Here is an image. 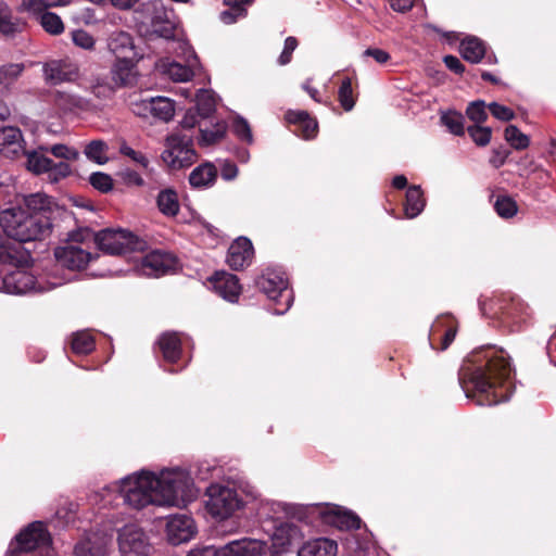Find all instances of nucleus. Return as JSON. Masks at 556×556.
Masks as SVG:
<instances>
[{
	"label": "nucleus",
	"instance_id": "1",
	"mask_svg": "<svg viewBox=\"0 0 556 556\" xmlns=\"http://www.w3.org/2000/svg\"><path fill=\"white\" fill-rule=\"evenodd\" d=\"M117 493L123 503L136 510L153 506H186L198 496L190 473L180 468L159 473L140 470L103 488V500Z\"/></svg>",
	"mask_w": 556,
	"mask_h": 556
},
{
	"label": "nucleus",
	"instance_id": "2",
	"mask_svg": "<svg viewBox=\"0 0 556 556\" xmlns=\"http://www.w3.org/2000/svg\"><path fill=\"white\" fill-rule=\"evenodd\" d=\"M513 370L503 350L485 348L465 361L459 381L466 396L481 406H491L509 399Z\"/></svg>",
	"mask_w": 556,
	"mask_h": 556
},
{
	"label": "nucleus",
	"instance_id": "3",
	"mask_svg": "<svg viewBox=\"0 0 556 556\" xmlns=\"http://www.w3.org/2000/svg\"><path fill=\"white\" fill-rule=\"evenodd\" d=\"M4 233L18 242L43 239L50 231L51 223L42 212L30 213L23 207H13L0 214Z\"/></svg>",
	"mask_w": 556,
	"mask_h": 556
},
{
	"label": "nucleus",
	"instance_id": "4",
	"mask_svg": "<svg viewBox=\"0 0 556 556\" xmlns=\"http://www.w3.org/2000/svg\"><path fill=\"white\" fill-rule=\"evenodd\" d=\"M26 260V255L20 263L12 264L14 268H0V291L12 294L39 293L52 290L65 282L64 278L52 277H35L27 267L22 266V262Z\"/></svg>",
	"mask_w": 556,
	"mask_h": 556
},
{
	"label": "nucleus",
	"instance_id": "5",
	"mask_svg": "<svg viewBox=\"0 0 556 556\" xmlns=\"http://www.w3.org/2000/svg\"><path fill=\"white\" fill-rule=\"evenodd\" d=\"M161 157L172 170L191 166L198 159L192 136L180 131L167 136Z\"/></svg>",
	"mask_w": 556,
	"mask_h": 556
},
{
	"label": "nucleus",
	"instance_id": "6",
	"mask_svg": "<svg viewBox=\"0 0 556 556\" xmlns=\"http://www.w3.org/2000/svg\"><path fill=\"white\" fill-rule=\"evenodd\" d=\"M205 507L215 519L224 520L232 516L245 504L238 492L229 486L212 484L206 490Z\"/></svg>",
	"mask_w": 556,
	"mask_h": 556
},
{
	"label": "nucleus",
	"instance_id": "7",
	"mask_svg": "<svg viewBox=\"0 0 556 556\" xmlns=\"http://www.w3.org/2000/svg\"><path fill=\"white\" fill-rule=\"evenodd\" d=\"M94 241L100 250L113 255L143 251L147 245L146 241L123 229H104L94 236Z\"/></svg>",
	"mask_w": 556,
	"mask_h": 556
},
{
	"label": "nucleus",
	"instance_id": "8",
	"mask_svg": "<svg viewBox=\"0 0 556 556\" xmlns=\"http://www.w3.org/2000/svg\"><path fill=\"white\" fill-rule=\"evenodd\" d=\"M258 288L273 301H278L281 308H276L277 314L287 312L293 301L292 291L288 289V280L282 273L267 269L258 279Z\"/></svg>",
	"mask_w": 556,
	"mask_h": 556
},
{
	"label": "nucleus",
	"instance_id": "9",
	"mask_svg": "<svg viewBox=\"0 0 556 556\" xmlns=\"http://www.w3.org/2000/svg\"><path fill=\"white\" fill-rule=\"evenodd\" d=\"M86 236H90V232L85 231L84 235H73L72 242L55 249L54 256L60 266L72 270H81L89 264L92 260V254L83 245L77 244Z\"/></svg>",
	"mask_w": 556,
	"mask_h": 556
},
{
	"label": "nucleus",
	"instance_id": "10",
	"mask_svg": "<svg viewBox=\"0 0 556 556\" xmlns=\"http://www.w3.org/2000/svg\"><path fill=\"white\" fill-rule=\"evenodd\" d=\"M119 556H149L151 545L147 534L137 525H126L118 532Z\"/></svg>",
	"mask_w": 556,
	"mask_h": 556
},
{
	"label": "nucleus",
	"instance_id": "11",
	"mask_svg": "<svg viewBox=\"0 0 556 556\" xmlns=\"http://www.w3.org/2000/svg\"><path fill=\"white\" fill-rule=\"evenodd\" d=\"M51 543L50 534L41 521H34L23 529L10 545L12 554L29 552L35 548L48 547Z\"/></svg>",
	"mask_w": 556,
	"mask_h": 556
},
{
	"label": "nucleus",
	"instance_id": "12",
	"mask_svg": "<svg viewBox=\"0 0 556 556\" xmlns=\"http://www.w3.org/2000/svg\"><path fill=\"white\" fill-rule=\"evenodd\" d=\"M143 7L150 15L151 34L164 39L174 38L176 22L173 11L166 9L161 0L150 1Z\"/></svg>",
	"mask_w": 556,
	"mask_h": 556
},
{
	"label": "nucleus",
	"instance_id": "13",
	"mask_svg": "<svg viewBox=\"0 0 556 556\" xmlns=\"http://www.w3.org/2000/svg\"><path fill=\"white\" fill-rule=\"evenodd\" d=\"M45 80L51 85L76 81L80 76L78 64L70 58L52 59L43 63Z\"/></svg>",
	"mask_w": 556,
	"mask_h": 556
},
{
	"label": "nucleus",
	"instance_id": "14",
	"mask_svg": "<svg viewBox=\"0 0 556 556\" xmlns=\"http://www.w3.org/2000/svg\"><path fill=\"white\" fill-rule=\"evenodd\" d=\"M176 266L177 261L172 254L153 251L141 260L136 270L147 277H160L175 270Z\"/></svg>",
	"mask_w": 556,
	"mask_h": 556
},
{
	"label": "nucleus",
	"instance_id": "15",
	"mask_svg": "<svg viewBox=\"0 0 556 556\" xmlns=\"http://www.w3.org/2000/svg\"><path fill=\"white\" fill-rule=\"evenodd\" d=\"M165 532L170 544L179 545L190 541L195 535L197 526L190 516L176 514L168 517Z\"/></svg>",
	"mask_w": 556,
	"mask_h": 556
},
{
	"label": "nucleus",
	"instance_id": "16",
	"mask_svg": "<svg viewBox=\"0 0 556 556\" xmlns=\"http://www.w3.org/2000/svg\"><path fill=\"white\" fill-rule=\"evenodd\" d=\"M180 47L185 53L186 64L170 62L165 66L164 72L172 80L184 83L195 75V72L200 68V61L190 46L184 42Z\"/></svg>",
	"mask_w": 556,
	"mask_h": 556
},
{
	"label": "nucleus",
	"instance_id": "17",
	"mask_svg": "<svg viewBox=\"0 0 556 556\" xmlns=\"http://www.w3.org/2000/svg\"><path fill=\"white\" fill-rule=\"evenodd\" d=\"M54 104L63 112L75 114L97 110V105L91 100L70 91H56L54 93Z\"/></svg>",
	"mask_w": 556,
	"mask_h": 556
},
{
	"label": "nucleus",
	"instance_id": "18",
	"mask_svg": "<svg viewBox=\"0 0 556 556\" xmlns=\"http://www.w3.org/2000/svg\"><path fill=\"white\" fill-rule=\"evenodd\" d=\"M320 515L325 522L341 530L358 529L361 527V519L356 515L339 506L327 505L320 510Z\"/></svg>",
	"mask_w": 556,
	"mask_h": 556
},
{
	"label": "nucleus",
	"instance_id": "19",
	"mask_svg": "<svg viewBox=\"0 0 556 556\" xmlns=\"http://www.w3.org/2000/svg\"><path fill=\"white\" fill-rule=\"evenodd\" d=\"M302 540V533L299 528L289 522H281L275 527L271 534V542L275 552L287 551L290 546L296 545Z\"/></svg>",
	"mask_w": 556,
	"mask_h": 556
},
{
	"label": "nucleus",
	"instance_id": "20",
	"mask_svg": "<svg viewBox=\"0 0 556 556\" xmlns=\"http://www.w3.org/2000/svg\"><path fill=\"white\" fill-rule=\"evenodd\" d=\"M253 254L251 241L248 238H239L228 249L227 263L232 269H242L251 264Z\"/></svg>",
	"mask_w": 556,
	"mask_h": 556
},
{
	"label": "nucleus",
	"instance_id": "21",
	"mask_svg": "<svg viewBox=\"0 0 556 556\" xmlns=\"http://www.w3.org/2000/svg\"><path fill=\"white\" fill-rule=\"evenodd\" d=\"M215 292L228 302H237L241 293V285L236 275L220 271L216 273L213 280Z\"/></svg>",
	"mask_w": 556,
	"mask_h": 556
},
{
	"label": "nucleus",
	"instance_id": "22",
	"mask_svg": "<svg viewBox=\"0 0 556 556\" xmlns=\"http://www.w3.org/2000/svg\"><path fill=\"white\" fill-rule=\"evenodd\" d=\"M139 56L115 58L111 67V77L117 87L128 86L135 83V65Z\"/></svg>",
	"mask_w": 556,
	"mask_h": 556
},
{
	"label": "nucleus",
	"instance_id": "23",
	"mask_svg": "<svg viewBox=\"0 0 556 556\" xmlns=\"http://www.w3.org/2000/svg\"><path fill=\"white\" fill-rule=\"evenodd\" d=\"M267 548L264 541L244 538L225 545L227 556H262Z\"/></svg>",
	"mask_w": 556,
	"mask_h": 556
},
{
	"label": "nucleus",
	"instance_id": "24",
	"mask_svg": "<svg viewBox=\"0 0 556 556\" xmlns=\"http://www.w3.org/2000/svg\"><path fill=\"white\" fill-rule=\"evenodd\" d=\"M108 49L115 58L138 56L132 37L124 30L110 34Z\"/></svg>",
	"mask_w": 556,
	"mask_h": 556
},
{
	"label": "nucleus",
	"instance_id": "25",
	"mask_svg": "<svg viewBox=\"0 0 556 556\" xmlns=\"http://www.w3.org/2000/svg\"><path fill=\"white\" fill-rule=\"evenodd\" d=\"M23 150V137L18 128L11 126L0 128V153L3 156L14 157Z\"/></svg>",
	"mask_w": 556,
	"mask_h": 556
},
{
	"label": "nucleus",
	"instance_id": "26",
	"mask_svg": "<svg viewBox=\"0 0 556 556\" xmlns=\"http://www.w3.org/2000/svg\"><path fill=\"white\" fill-rule=\"evenodd\" d=\"M108 541L98 533H89L80 540L74 549L75 556H104Z\"/></svg>",
	"mask_w": 556,
	"mask_h": 556
},
{
	"label": "nucleus",
	"instance_id": "27",
	"mask_svg": "<svg viewBox=\"0 0 556 556\" xmlns=\"http://www.w3.org/2000/svg\"><path fill=\"white\" fill-rule=\"evenodd\" d=\"M338 544L328 538H318L306 542L298 552V556H336Z\"/></svg>",
	"mask_w": 556,
	"mask_h": 556
},
{
	"label": "nucleus",
	"instance_id": "28",
	"mask_svg": "<svg viewBox=\"0 0 556 556\" xmlns=\"http://www.w3.org/2000/svg\"><path fill=\"white\" fill-rule=\"evenodd\" d=\"M226 130L227 125L223 121L211 122V126H208L205 121L204 124H200L199 144L201 147H208L218 142L224 138Z\"/></svg>",
	"mask_w": 556,
	"mask_h": 556
},
{
	"label": "nucleus",
	"instance_id": "29",
	"mask_svg": "<svg viewBox=\"0 0 556 556\" xmlns=\"http://www.w3.org/2000/svg\"><path fill=\"white\" fill-rule=\"evenodd\" d=\"M217 176V170L212 163H204L195 167L189 176V182L194 188L211 187Z\"/></svg>",
	"mask_w": 556,
	"mask_h": 556
},
{
	"label": "nucleus",
	"instance_id": "30",
	"mask_svg": "<svg viewBox=\"0 0 556 556\" xmlns=\"http://www.w3.org/2000/svg\"><path fill=\"white\" fill-rule=\"evenodd\" d=\"M24 27L25 23L13 17L7 3L0 0V34L5 37H13L21 33Z\"/></svg>",
	"mask_w": 556,
	"mask_h": 556
},
{
	"label": "nucleus",
	"instance_id": "31",
	"mask_svg": "<svg viewBox=\"0 0 556 556\" xmlns=\"http://www.w3.org/2000/svg\"><path fill=\"white\" fill-rule=\"evenodd\" d=\"M157 343L165 361L174 363L180 357L181 343L177 333L165 332Z\"/></svg>",
	"mask_w": 556,
	"mask_h": 556
},
{
	"label": "nucleus",
	"instance_id": "32",
	"mask_svg": "<svg viewBox=\"0 0 556 556\" xmlns=\"http://www.w3.org/2000/svg\"><path fill=\"white\" fill-rule=\"evenodd\" d=\"M286 119L291 124H298L305 139L313 138L317 132V122L305 111H289L286 114Z\"/></svg>",
	"mask_w": 556,
	"mask_h": 556
},
{
	"label": "nucleus",
	"instance_id": "33",
	"mask_svg": "<svg viewBox=\"0 0 556 556\" xmlns=\"http://www.w3.org/2000/svg\"><path fill=\"white\" fill-rule=\"evenodd\" d=\"M47 153L50 152L46 151V147H39L36 150L26 152L27 169L37 175L47 173L52 166V160L47 156Z\"/></svg>",
	"mask_w": 556,
	"mask_h": 556
},
{
	"label": "nucleus",
	"instance_id": "34",
	"mask_svg": "<svg viewBox=\"0 0 556 556\" xmlns=\"http://www.w3.org/2000/svg\"><path fill=\"white\" fill-rule=\"evenodd\" d=\"M462 56L471 63H479L485 54L484 43L477 37H466L460 43Z\"/></svg>",
	"mask_w": 556,
	"mask_h": 556
},
{
	"label": "nucleus",
	"instance_id": "35",
	"mask_svg": "<svg viewBox=\"0 0 556 556\" xmlns=\"http://www.w3.org/2000/svg\"><path fill=\"white\" fill-rule=\"evenodd\" d=\"M425 199L422 197V191L418 186H412L408 188L406 192V201L404 205V212L406 217L415 218L418 216L425 207Z\"/></svg>",
	"mask_w": 556,
	"mask_h": 556
},
{
	"label": "nucleus",
	"instance_id": "36",
	"mask_svg": "<svg viewBox=\"0 0 556 556\" xmlns=\"http://www.w3.org/2000/svg\"><path fill=\"white\" fill-rule=\"evenodd\" d=\"M160 212L166 216H175L179 212L177 193L172 189L162 190L156 199Z\"/></svg>",
	"mask_w": 556,
	"mask_h": 556
},
{
	"label": "nucleus",
	"instance_id": "37",
	"mask_svg": "<svg viewBox=\"0 0 556 556\" xmlns=\"http://www.w3.org/2000/svg\"><path fill=\"white\" fill-rule=\"evenodd\" d=\"M108 151L109 146L105 141L92 140L86 144L84 153L89 161L104 165L109 162Z\"/></svg>",
	"mask_w": 556,
	"mask_h": 556
},
{
	"label": "nucleus",
	"instance_id": "38",
	"mask_svg": "<svg viewBox=\"0 0 556 556\" xmlns=\"http://www.w3.org/2000/svg\"><path fill=\"white\" fill-rule=\"evenodd\" d=\"M197 112L200 117L206 119L216 109V99L212 90L200 89L195 96Z\"/></svg>",
	"mask_w": 556,
	"mask_h": 556
},
{
	"label": "nucleus",
	"instance_id": "39",
	"mask_svg": "<svg viewBox=\"0 0 556 556\" xmlns=\"http://www.w3.org/2000/svg\"><path fill=\"white\" fill-rule=\"evenodd\" d=\"M175 114V106L170 99L165 97L152 98L151 117L168 122Z\"/></svg>",
	"mask_w": 556,
	"mask_h": 556
},
{
	"label": "nucleus",
	"instance_id": "40",
	"mask_svg": "<svg viewBox=\"0 0 556 556\" xmlns=\"http://www.w3.org/2000/svg\"><path fill=\"white\" fill-rule=\"evenodd\" d=\"M37 21L41 27L52 36L61 35L65 29L62 18L56 13L49 12L48 10L42 13Z\"/></svg>",
	"mask_w": 556,
	"mask_h": 556
},
{
	"label": "nucleus",
	"instance_id": "41",
	"mask_svg": "<svg viewBox=\"0 0 556 556\" xmlns=\"http://www.w3.org/2000/svg\"><path fill=\"white\" fill-rule=\"evenodd\" d=\"M25 70L23 63H10L0 66V85L5 87L7 92L9 87L18 79Z\"/></svg>",
	"mask_w": 556,
	"mask_h": 556
},
{
	"label": "nucleus",
	"instance_id": "42",
	"mask_svg": "<svg viewBox=\"0 0 556 556\" xmlns=\"http://www.w3.org/2000/svg\"><path fill=\"white\" fill-rule=\"evenodd\" d=\"M51 204V199L45 193H33L25 198V210L30 213L42 212L46 215Z\"/></svg>",
	"mask_w": 556,
	"mask_h": 556
},
{
	"label": "nucleus",
	"instance_id": "43",
	"mask_svg": "<svg viewBox=\"0 0 556 556\" xmlns=\"http://www.w3.org/2000/svg\"><path fill=\"white\" fill-rule=\"evenodd\" d=\"M441 122L453 135L460 136L464 134V117L462 114L455 111L444 112L441 115Z\"/></svg>",
	"mask_w": 556,
	"mask_h": 556
},
{
	"label": "nucleus",
	"instance_id": "44",
	"mask_svg": "<svg viewBox=\"0 0 556 556\" xmlns=\"http://www.w3.org/2000/svg\"><path fill=\"white\" fill-rule=\"evenodd\" d=\"M505 139L516 150H523L528 148L530 143L529 137L514 125L506 127Z\"/></svg>",
	"mask_w": 556,
	"mask_h": 556
},
{
	"label": "nucleus",
	"instance_id": "45",
	"mask_svg": "<svg viewBox=\"0 0 556 556\" xmlns=\"http://www.w3.org/2000/svg\"><path fill=\"white\" fill-rule=\"evenodd\" d=\"M94 348V341L90 333L81 331L73 336L72 349L77 354L90 353Z\"/></svg>",
	"mask_w": 556,
	"mask_h": 556
},
{
	"label": "nucleus",
	"instance_id": "46",
	"mask_svg": "<svg viewBox=\"0 0 556 556\" xmlns=\"http://www.w3.org/2000/svg\"><path fill=\"white\" fill-rule=\"evenodd\" d=\"M49 8H53L49 0H21L20 11L26 12L36 20Z\"/></svg>",
	"mask_w": 556,
	"mask_h": 556
},
{
	"label": "nucleus",
	"instance_id": "47",
	"mask_svg": "<svg viewBox=\"0 0 556 556\" xmlns=\"http://www.w3.org/2000/svg\"><path fill=\"white\" fill-rule=\"evenodd\" d=\"M46 151H49L56 159L64 160L63 162H74L79 159V151L66 144H54L51 147H46Z\"/></svg>",
	"mask_w": 556,
	"mask_h": 556
},
{
	"label": "nucleus",
	"instance_id": "48",
	"mask_svg": "<svg viewBox=\"0 0 556 556\" xmlns=\"http://www.w3.org/2000/svg\"><path fill=\"white\" fill-rule=\"evenodd\" d=\"M494 208L496 213L503 218H510L517 214L518 206L516 202L507 195L497 197Z\"/></svg>",
	"mask_w": 556,
	"mask_h": 556
},
{
	"label": "nucleus",
	"instance_id": "49",
	"mask_svg": "<svg viewBox=\"0 0 556 556\" xmlns=\"http://www.w3.org/2000/svg\"><path fill=\"white\" fill-rule=\"evenodd\" d=\"M73 43L86 51H93L96 48V38L85 29H75L71 33Z\"/></svg>",
	"mask_w": 556,
	"mask_h": 556
},
{
	"label": "nucleus",
	"instance_id": "50",
	"mask_svg": "<svg viewBox=\"0 0 556 556\" xmlns=\"http://www.w3.org/2000/svg\"><path fill=\"white\" fill-rule=\"evenodd\" d=\"M338 99L341 106L345 111H351L355 105V99L353 96L352 81L350 78L342 80L338 92Z\"/></svg>",
	"mask_w": 556,
	"mask_h": 556
},
{
	"label": "nucleus",
	"instance_id": "51",
	"mask_svg": "<svg viewBox=\"0 0 556 556\" xmlns=\"http://www.w3.org/2000/svg\"><path fill=\"white\" fill-rule=\"evenodd\" d=\"M89 182L94 189L103 193L111 191L114 186L112 177L102 172L92 173L89 176Z\"/></svg>",
	"mask_w": 556,
	"mask_h": 556
},
{
	"label": "nucleus",
	"instance_id": "52",
	"mask_svg": "<svg viewBox=\"0 0 556 556\" xmlns=\"http://www.w3.org/2000/svg\"><path fill=\"white\" fill-rule=\"evenodd\" d=\"M466 114L477 125L484 123L488 118L485 102L482 100L471 102L466 110Z\"/></svg>",
	"mask_w": 556,
	"mask_h": 556
},
{
	"label": "nucleus",
	"instance_id": "53",
	"mask_svg": "<svg viewBox=\"0 0 556 556\" xmlns=\"http://www.w3.org/2000/svg\"><path fill=\"white\" fill-rule=\"evenodd\" d=\"M24 258V254L20 253L17 249L11 247L9 243H2L0 245V263L3 266L7 264L20 263Z\"/></svg>",
	"mask_w": 556,
	"mask_h": 556
},
{
	"label": "nucleus",
	"instance_id": "54",
	"mask_svg": "<svg viewBox=\"0 0 556 556\" xmlns=\"http://www.w3.org/2000/svg\"><path fill=\"white\" fill-rule=\"evenodd\" d=\"M47 174L51 182H58L72 174V167L67 162L54 163L52 161V166L47 170Z\"/></svg>",
	"mask_w": 556,
	"mask_h": 556
},
{
	"label": "nucleus",
	"instance_id": "55",
	"mask_svg": "<svg viewBox=\"0 0 556 556\" xmlns=\"http://www.w3.org/2000/svg\"><path fill=\"white\" fill-rule=\"evenodd\" d=\"M119 153L126 157H129L132 162H135L142 168H148V166L150 164L149 159L146 156V154L132 149L126 142L121 143Z\"/></svg>",
	"mask_w": 556,
	"mask_h": 556
},
{
	"label": "nucleus",
	"instance_id": "56",
	"mask_svg": "<svg viewBox=\"0 0 556 556\" xmlns=\"http://www.w3.org/2000/svg\"><path fill=\"white\" fill-rule=\"evenodd\" d=\"M468 134L478 146H486L491 140V128L475 125L468 127Z\"/></svg>",
	"mask_w": 556,
	"mask_h": 556
},
{
	"label": "nucleus",
	"instance_id": "57",
	"mask_svg": "<svg viewBox=\"0 0 556 556\" xmlns=\"http://www.w3.org/2000/svg\"><path fill=\"white\" fill-rule=\"evenodd\" d=\"M117 176L127 187H142L144 185V180L140 174L131 168H124L119 170Z\"/></svg>",
	"mask_w": 556,
	"mask_h": 556
},
{
	"label": "nucleus",
	"instance_id": "58",
	"mask_svg": "<svg viewBox=\"0 0 556 556\" xmlns=\"http://www.w3.org/2000/svg\"><path fill=\"white\" fill-rule=\"evenodd\" d=\"M233 132L243 141L248 142V143H252L253 142V136H252V131H251V128H250V125L249 123L242 118V117H237L235 121H233Z\"/></svg>",
	"mask_w": 556,
	"mask_h": 556
},
{
	"label": "nucleus",
	"instance_id": "59",
	"mask_svg": "<svg viewBox=\"0 0 556 556\" xmlns=\"http://www.w3.org/2000/svg\"><path fill=\"white\" fill-rule=\"evenodd\" d=\"M152 98L137 99L130 102V109L134 114L140 117H151Z\"/></svg>",
	"mask_w": 556,
	"mask_h": 556
},
{
	"label": "nucleus",
	"instance_id": "60",
	"mask_svg": "<svg viewBox=\"0 0 556 556\" xmlns=\"http://www.w3.org/2000/svg\"><path fill=\"white\" fill-rule=\"evenodd\" d=\"M229 9L220 13V20L225 24H232L247 15V9L240 5H228Z\"/></svg>",
	"mask_w": 556,
	"mask_h": 556
},
{
	"label": "nucleus",
	"instance_id": "61",
	"mask_svg": "<svg viewBox=\"0 0 556 556\" xmlns=\"http://www.w3.org/2000/svg\"><path fill=\"white\" fill-rule=\"evenodd\" d=\"M114 92L115 88L109 83L97 81L91 86V93L100 100L111 99Z\"/></svg>",
	"mask_w": 556,
	"mask_h": 556
},
{
	"label": "nucleus",
	"instance_id": "62",
	"mask_svg": "<svg viewBox=\"0 0 556 556\" xmlns=\"http://www.w3.org/2000/svg\"><path fill=\"white\" fill-rule=\"evenodd\" d=\"M489 110L495 118L503 122H508L515 117V113L511 109L496 102L490 103Z\"/></svg>",
	"mask_w": 556,
	"mask_h": 556
},
{
	"label": "nucleus",
	"instance_id": "63",
	"mask_svg": "<svg viewBox=\"0 0 556 556\" xmlns=\"http://www.w3.org/2000/svg\"><path fill=\"white\" fill-rule=\"evenodd\" d=\"M298 46V40L294 37H288L285 41L283 51L279 56V63L286 65L291 61V54Z\"/></svg>",
	"mask_w": 556,
	"mask_h": 556
},
{
	"label": "nucleus",
	"instance_id": "64",
	"mask_svg": "<svg viewBox=\"0 0 556 556\" xmlns=\"http://www.w3.org/2000/svg\"><path fill=\"white\" fill-rule=\"evenodd\" d=\"M190 556H227L225 545L222 547L206 546L202 549L193 551Z\"/></svg>",
	"mask_w": 556,
	"mask_h": 556
}]
</instances>
